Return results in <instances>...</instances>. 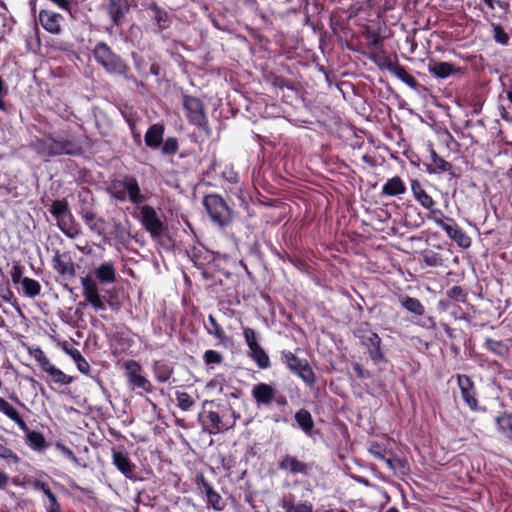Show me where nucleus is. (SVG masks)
Segmentation results:
<instances>
[{
	"instance_id": "nucleus-1",
	"label": "nucleus",
	"mask_w": 512,
	"mask_h": 512,
	"mask_svg": "<svg viewBox=\"0 0 512 512\" xmlns=\"http://www.w3.org/2000/svg\"><path fill=\"white\" fill-rule=\"evenodd\" d=\"M30 147L44 160L62 155L80 156L84 152L76 136L61 133H46L41 137H35Z\"/></svg>"
},
{
	"instance_id": "nucleus-2",
	"label": "nucleus",
	"mask_w": 512,
	"mask_h": 512,
	"mask_svg": "<svg viewBox=\"0 0 512 512\" xmlns=\"http://www.w3.org/2000/svg\"><path fill=\"white\" fill-rule=\"evenodd\" d=\"M94 277L86 275L81 278L82 294L85 300L96 310H106V305L100 296L98 283L110 284L114 283L117 279V272L114 263L102 262L93 271Z\"/></svg>"
},
{
	"instance_id": "nucleus-3",
	"label": "nucleus",
	"mask_w": 512,
	"mask_h": 512,
	"mask_svg": "<svg viewBox=\"0 0 512 512\" xmlns=\"http://www.w3.org/2000/svg\"><path fill=\"white\" fill-rule=\"evenodd\" d=\"M92 55L98 65H100L108 74L118 75L125 80L133 82L136 86H144L143 82L131 73L129 65L125 60L116 54L112 48L104 41L96 43L92 50Z\"/></svg>"
},
{
	"instance_id": "nucleus-4",
	"label": "nucleus",
	"mask_w": 512,
	"mask_h": 512,
	"mask_svg": "<svg viewBox=\"0 0 512 512\" xmlns=\"http://www.w3.org/2000/svg\"><path fill=\"white\" fill-rule=\"evenodd\" d=\"M107 192L117 201L124 202L129 199L132 204L137 206L147 201V197L141 193L137 178L132 175L111 179Z\"/></svg>"
},
{
	"instance_id": "nucleus-5",
	"label": "nucleus",
	"mask_w": 512,
	"mask_h": 512,
	"mask_svg": "<svg viewBox=\"0 0 512 512\" xmlns=\"http://www.w3.org/2000/svg\"><path fill=\"white\" fill-rule=\"evenodd\" d=\"M49 211L56 219L58 228L65 236L70 239H75L82 234L81 227L75 221L66 199L54 200Z\"/></svg>"
},
{
	"instance_id": "nucleus-6",
	"label": "nucleus",
	"mask_w": 512,
	"mask_h": 512,
	"mask_svg": "<svg viewBox=\"0 0 512 512\" xmlns=\"http://www.w3.org/2000/svg\"><path fill=\"white\" fill-rule=\"evenodd\" d=\"M203 206L212 221L220 228L228 227L233 220V210L228 206L222 196L208 194L203 198Z\"/></svg>"
},
{
	"instance_id": "nucleus-7",
	"label": "nucleus",
	"mask_w": 512,
	"mask_h": 512,
	"mask_svg": "<svg viewBox=\"0 0 512 512\" xmlns=\"http://www.w3.org/2000/svg\"><path fill=\"white\" fill-rule=\"evenodd\" d=\"M355 337L360 340L362 346L375 365L381 362H387L385 354L382 351V339L380 336L369 328V324L365 323L354 332Z\"/></svg>"
},
{
	"instance_id": "nucleus-8",
	"label": "nucleus",
	"mask_w": 512,
	"mask_h": 512,
	"mask_svg": "<svg viewBox=\"0 0 512 512\" xmlns=\"http://www.w3.org/2000/svg\"><path fill=\"white\" fill-rule=\"evenodd\" d=\"M281 362L295 375L302 379L308 386H313L316 377L313 369L306 359H301L289 350H283L280 354Z\"/></svg>"
},
{
	"instance_id": "nucleus-9",
	"label": "nucleus",
	"mask_w": 512,
	"mask_h": 512,
	"mask_svg": "<svg viewBox=\"0 0 512 512\" xmlns=\"http://www.w3.org/2000/svg\"><path fill=\"white\" fill-rule=\"evenodd\" d=\"M206 403L203 405L202 412L198 415V421L202 425V429L209 434L223 433L235 425V419L229 421L225 414L220 415L216 411L206 410Z\"/></svg>"
},
{
	"instance_id": "nucleus-10",
	"label": "nucleus",
	"mask_w": 512,
	"mask_h": 512,
	"mask_svg": "<svg viewBox=\"0 0 512 512\" xmlns=\"http://www.w3.org/2000/svg\"><path fill=\"white\" fill-rule=\"evenodd\" d=\"M182 106L185 116L191 125L204 130L208 129V118L202 100L198 97L184 94L182 96Z\"/></svg>"
},
{
	"instance_id": "nucleus-11",
	"label": "nucleus",
	"mask_w": 512,
	"mask_h": 512,
	"mask_svg": "<svg viewBox=\"0 0 512 512\" xmlns=\"http://www.w3.org/2000/svg\"><path fill=\"white\" fill-rule=\"evenodd\" d=\"M123 366L125 369L127 383L133 390H139L137 393L140 395L143 393H151L153 391V386L143 374V368L139 362L130 359L125 361Z\"/></svg>"
},
{
	"instance_id": "nucleus-12",
	"label": "nucleus",
	"mask_w": 512,
	"mask_h": 512,
	"mask_svg": "<svg viewBox=\"0 0 512 512\" xmlns=\"http://www.w3.org/2000/svg\"><path fill=\"white\" fill-rule=\"evenodd\" d=\"M452 378L457 381L464 404L473 412H485L486 408L479 405L477 388L472 378L466 374H456Z\"/></svg>"
},
{
	"instance_id": "nucleus-13",
	"label": "nucleus",
	"mask_w": 512,
	"mask_h": 512,
	"mask_svg": "<svg viewBox=\"0 0 512 512\" xmlns=\"http://www.w3.org/2000/svg\"><path fill=\"white\" fill-rule=\"evenodd\" d=\"M53 270L57 273L60 281L70 282L76 277V265L69 252H54L51 260Z\"/></svg>"
},
{
	"instance_id": "nucleus-14",
	"label": "nucleus",
	"mask_w": 512,
	"mask_h": 512,
	"mask_svg": "<svg viewBox=\"0 0 512 512\" xmlns=\"http://www.w3.org/2000/svg\"><path fill=\"white\" fill-rule=\"evenodd\" d=\"M139 212L140 222L145 230L150 234L152 238H160L163 235L166 227L158 216L155 208L150 205H142L139 208Z\"/></svg>"
},
{
	"instance_id": "nucleus-15",
	"label": "nucleus",
	"mask_w": 512,
	"mask_h": 512,
	"mask_svg": "<svg viewBox=\"0 0 512 512\" xmlns=\"http://www.w3.org/2000/svg\"><path fill=\"white\" fill-rule=\"evenodd\" d=\"M435 224L444 230L449 238L455 241L459 247L466 249L471 246L472 240L470 236L457 224L453 218L446 217V221L443 219H435Z\"/></svg>"
},
{
	"instance_id": "nucleus-16",
	"label": "nucleus",
	"mask_w": 512,
	"mask_h": 512,
	"mask_svg": "<svg viewBox=\"0 0 512 512\" xmlns=\"http://www.w3.org/2000/svg\"><path fill=\"white\" fill-rule=\"evenodd\" d=\"M112 464L121 472L127 479L137 480L135 475L136 465L131 461L129 454L123 446H116L112 448Z\"/></svg>"
},
{
	"instance_id": "nucleus-17",
	"label": "nucleus",
	"mask_w": 512,
	"mask_h": 512,
	"mask_svg": "<svg viewBox=\"0 0 512 512\" xmlns=\"http://www.w3.org/2000/svg\"><path fill=\"white\" fill-rule=\"evenodd\" d=\"M134 0H108L106 12L114 26H122Z\"/></svg>"
},
{
	"instance_id": "nucleus-18",
	"label": "nucleus",
	"mask_w": 512,
	"mask_h": 512,
	"mask_svg": "<svg viewBox=\"0 0 512 512\" xmlns=\"http://www.w3.org/2000/svg\"><path fill=\"white\" fill-rule=\"evenodd\" d=\"M38 22L45 31L53 35L62 33L64 17L53 10L41 9L38 14Z\"/></svg>"
},
{
	"instance_id": "nucleus-19",
	"label": "nucleus",
	"mask_w": 512,
	"mask_h": 512,
	"mask_svg": "<svg viewBox=\"0 0 512 512\" xmlns=\"http://www.w3.org/2000/svg\"><path fill=\"white\" fill-rule=\"evenodd\" d=\"M33 490L42 492L47 498V504H44L46 512H62V507L56 494L52 491L49 483L35 478L28 481Z\"/></svg>"
},
{
	"instance_id": "nucleus-20",
	"label": "nucleus",
	"mask_w": 512,
	"mask_h": 512,
	"mask_svg": "<svg viewBox=\"0 0 512 512\" xmlns=\"http://www.w3.org/2000/svg\"><path fill=\"white\" fill-rule=\"evenodd\" d=\"M196 484L201 493L205 494L208 505L216 511L223 510L225 504L221 495L214 490L213 486L208 482L203 474L197 475Z\"/></svg>"
},
{
	"instance_id": "nucleus-21",
	"label": "nucleus",
	"mask_w": 512,
	"mask_h": 512,
	"mask_svg": "<svg viewBox=\"0 0 512 512\" xmlns=\"http://www.w3.org/2000/svg\"><path fill=\"white\" fill-rule=\"evenodd\" d=\"M276 389L268 383L255 384L251 390V396L258 407H268L275 399Z\"/></svg>"
},
{
	"instance_id": "nucleus-22",
	"label": "nucleus",
	"mask_w": 512,
	"mask_h": 512,
	"mask_svg": "<svg viewBox=\"0 0 512 512\" xmlns=\"http://www.w3.org/2000/svg\"><path fill=\"white\" fill-rule=\"evenodd\" d=\"M278 468L290 474H301L308 476L311 467L308 463L299 460L290 454L284 455L278 462Z\"/></svg>"
},
{
	"instance_id": "nucleus-23",
	"label": "nucleus",
	"mask_w": 512,
	"mask_h": 512,
	"mask_svg": "<svg viewBox=\"0 0 512 512\" xmlns=\"http://www.w3.org/2000/svg\"><path fill=\"white\" fill-rule=\"evenodd\" d=\"M383 69H386L399 80L404 82L407 86L412 89H417L418 82L413 75H411L404 66L400 65L397 61H392L390 59H385L383 64L380 66Z\"/></svg>"
},
{
	"instance_id": "nucleus-24",
	"label": "nucleus",
	"mask_w": 512,
	"mask_h": 512,
	"mask_svg": "<svg viewBox=\"0 0 512 512\" xmlns=\"http://www.w3.org/2000/svg\"><path fill=\"white\" fill-rule=\"evenodd\" d=\"M428 72L436 78L445 79L453 74L462 73L463 69L455 67V65L450 62L430 60Z\"/></svg>"
},
{
	"instance_id": "nucleus-25",
	"label": "nucleus",
	"mask_w": 512,
	"mask_h": 512,
	"mask_svg": "<svg viewBox=\"0 0 512 512\" xmlns=\"http://www.w3.org/2000/svg\"><path fill=\"white\" fill-rule=\"evenodd\" d=\"M148 10L150 11L151 19L157 27V32L161 33L171 26L172 21L169 13L161 8L157 3L152 2L149 5Z\"/></svg>"
},
{
	"instance_id": "nucleus-26",
	"label": "nucleus",
	"mask_w": 512,
	"mask_h": 512,
	"mask_svg": "<svg viewBox=\"0 0 512 512\" xmlns=\"http://www.w3.org/2000/svg\"><path fill=\"white\" fill-rule=\"evenodd\" d=\"M411 192L414 199L424 208L432 209L436 206L434 199L426 192L423 185L418 179H411L410 181Z\"/></svg>"
},
{
	"instance_id": "nucleus-27",
	"label": "nucleus",
	"mask_w": 512,
	"mask_h": 512,
	"mask_svg": "<svg viewBox=\"0 0 512 512\" xmlns=\"http://www.w3.org/2000/svg\"><path fill=\"white\" fill-rule=\"evenodd\" d=\"M431 162L427 165V171L429 173H442L449 172L452 177H455V173L453 171V166L450 162L443 159L440 155L436 153L435 150L431 149L430 151Z\"/></svg>"
},
{
	"instance_id": "nucleus-28",
	"label": "nucleus",
	"mask_w": 512,
	"mask_h": 512,
	"mask_svg": "<svg viewBox=\"0 0 512 512\" xmlns=\"http://www.w3.org/2000/svg\"><path fill=\"white\" fill-rule=\"evenodd\" d=\"M164 125L155 123L151 125L145 133V144L151 149H157L161 146L164 136Z\"/></svg>"
},
{
	"instance_id": "nucleus-29",
	"label": "nucleus",
	"mask_w": 512,
	"mask_h": 512,
	"mask_svg": "<svg viewBox=\"0 0 512 512\" xmlns=\"http://www.w3.org/2000/svg\"><path fill=\"white\" fill-rule=\"evenodd\" d=\"M82 220L88 226L91 232L98 236H103L105 233V220L102 217H98L97 214L92 210H86L81 213Z\"/></svg>"
},
{
	"instance_id": "nucleus-30",
	"label": "nucleus",
	"mask_w": 512,
	"mask_h": 512,
	"mask_svg": "<svg viewBox=\"0 0 512 512\" xmlns=\"http://www.w3.org/2000/svg\"><path fill=\"white\" fill-rule=\"evenodd\" d=\"M0 412L8 419L13 421L22 431L28 430V425L17 411L8 401L0 397Z\"/></svg>"
},
{
	"instance_id": "nucleus-31",
	"label": "nucleus",
	"mask_w": 512,
	"mask_h": 512,
	"mask_svg": "<svg viewBox=\"0 0 512 512\" xmlns=\"http://www.w3.org/2000/svg\"><path fill=\"white\" fill-rule=\"evenodd\" d=\"M406 185L400 176L389 178L382 186L381 195L395 197L406 193Z\"/></svg>"
},
{
	"instance_id": "nucleus-32",
	"label": "nucleus",
	"mask_w": 512,
	"mask_h": 512,
	"mask_svg": "<svg viewBox=\"0 0 512 512\" xmlns=\"http://www.w3.org/2000/svg\"><path fill=\"white\" fill-rule=\"evenodd\" d=\"M398 301L406 311L413 314L414 316L420 317L425 313L424 305L417 298L410 297L406 294H401L398 296Z\"/></svg>"
},
{
	"instance_id": "nucleus-33",
	"label": "nucleus",
	"mask_w": 512,
	"mask_h": 512,
	"mask_svg": "<svg viewBox=\"0 0 512 512\" xmlns=\"http://www.w3.org/2000/svg\"><path fill=\"white\" fill-rule=\"evenodd\" d=\"M493 419L497 431L500 434H502L506 439L512 441V414L502 412L499 415L495 416Z\"/></svg>"
},
{
	"instance_id": "nucleus-34",
	"label": "nucleus",
	"mask_w": 512,
	"mask_h": 512,
	"mask_svg": "<svg viewBox=\"0 0 512 512\" xmlns=\"http://www.w3.org/2000/svg\"><path fill=\"white\" fill-rule=\"evenodd\" d=\"M484 347L487 351L500 358H506L510 352V348L507 342L503 340H496L490 337L485 338Z\"/></svg>"
},
{
	"instance_id": "nucleus-35",
	"label": "nucleus",
	"mask_w": 512,
	"mask_h": 512,
	"mask_svg": "<svg viewBox=\"0 0 512 512\" xmlns=\"http://www.w3.org/2000/svg\"><path fill=\"white\" fill-rule=\"evenodd\" d=\"M294 418L299 428L310 436L314 428V420L311 413L307 409L301 408L295 413Z\"/></svg>"
},
{
	"instance_id": "nucleus-36",
	"label": "nucleus",
	"mask_w": 512,
	"mask_h": 512,
	"mask_svg": "<svg viewBox=\"0 0 512 512\" xmlns=\"http://www.w3.org/2000/svg\"><path fill=\"white\" fill-rule=\"evenodd\" d=\"M26 433V443L34 451H42L47 447V442L44 435L35 430L24 431Z\"/></svg>"
},
{
	"instance_id": "nucleus-37",
	"label": "nucleus",
	"mask_w": 512,
	"mask_h": 512,
	"mask_svg": "<svg viewBox=\"0 0 512 512\" xmlns=\"http://www.w3.org/2000/svg\"><path fill=\"white\" fill-rule=\"evenodd\" d=\"M153 373L158 382L166 383L173 374V367L166 361H155L153 364Z\"/></svg>"
},
{
	"instance_id": "nucleus-38",
	"label": "nucleus",
	"mask_w": 512,
	"mask_h": 512,
	"mask_svg": "<svg viewBox=\"0 0 512 512\" xmlns=\"http://www.w3.org/2000/svg\"><path fill=\"white\" fill-rule=\"evenodd\" d=\"M420 262L427 267L436 268L444 266L442 255L431 249H425L420 252Z\"/></svg>"
},
{
	"instance_id": "nucleus-39",
	"label": "nucleus",
	"mask_w": 512,
	"mask_h": 512,
	"mask_svg": "<svg viewBox=\"0 0 512 512\" xmlns=\"http://www.w3.org/2000/svg\"><path fill=\"white\" fill-rule=\"evenodd\" d=\"M66 352L71 356L74 360L78 370L85 375H89L91 367L85 357L81 354V352L76 348L66 349Z\"/></svg>"
},
{
	"instance_id": "nucleus-40",
	"label": "nucleus",
	"mask_w": 512,
	"mask_h": 512,
	"mask_svg": "<svg viewBox=\"0 0 512 512\" xmlns=\"http://www.w3.org/2000/svg\"><path fill=\"white\" fill-rule=\"evenodd\" d=\"M281 507L285 512H313V506L308 501L294 503L292 500L283 499Z\"/></svg>"
},
{
	"instance_id": "nucleus-41",
	"label": "nucleus",
	"mask_w": 512,
	"mask_h": 512,
	"mask_svg": "<svg viewBox=\"0 0 512 512\" xmlns=\"http://www.w3.org/2000/svg\"><path fill=\"white\" fill-rule=\"evenodd\" d=\"M248 356L256 363L259 369L264 370L271 366L269 355L262 347L249 352Z\"/></svg>"
},
{
	"instance_id": "nucleus-42",
	"label": "nucleus",
	"mask_w": 512,
	"mask_h": 512,
	"mask_svg": "<svg viewBox=\"0 0 512 512\" xmlns=\"http://www.w3.org/2000/svg\"><path fill=\"white\" fill-rule=\"evenodd\" d=\"M22 288L23 293L30 298H34L41 293V285L40 283L32 278L24 277L22 279Z\"/></svg>"
},
{
	"instance_id": "nucleus-43",
	"label": "nucleus",
	"mask_w": 512,
	"mask_h": 512,
	"mask_svg": "<svg viewBox=\"0 0 512 512\" xmlns=\"http://www.w3.org/2000/svg\"><path fill=\"white\" fill-rule=\"evenodd\" d=\"M385 464L389 469L393 471H400L401 473H405L406 469H408L407 461L399 458L391 449L389 450V457Z\"/></svg>"
},
{
	"instance_id": "nucleus-44",
	"label": "nucleus",
	"mask_w": 512,
	"mask_h": 512,
	"mask_svg": "<svg viewBox=\"0 0 512 512\" xmlns=\"http://www.w3.org/2000/svg\"><path fill=\"white\" fill-rule=\"evenodd\" d=\"M0 460H3L9 466H17L20 463L21 458L11 448L0 443Z\"/></svg>"
},
{
	"instance_id": "nucleus-45",
	"label": "nucleus",
	"mask_w": 512,
	"mask_h": 512,
	"mask_svg": "<svg viewBox=\"0 0 512 512\" xmlns=\"http://www.w3.org/2000/svg\"><path fill=\"white\" fill-rule=\"evenodd\" d=\"M177 405L182 411H189L195 405V400L187 392L176 391Z\"/></svg>"
},
{
	"instance_id": "nucleus-46",
	"label": "nucleus",
	"mask_w": 512,
	"mask_h": 512,
	"mask_svg": "<svg viewBox=\"0 0 512 512\" xmlns=\"http://www.w3.org/2000/svg\"><path fill=\"white\" fill-rule=\"evenodd\" d=\"M368 452L376 459L386 462L389 457V450L385 445L379 442H372L369 446Z\"/></svg>"
},
{
	"instance_id": "nucleus-47",
	"label": "nucleus",
	"mask_w": 512,
	"mask_h": 512,
	"mask_svg": "<svg viewBox=\"0 0 512 512\" xmlns=\"http://www.w3.org/2000/svg\"><path fill=\"white\" fill-rule=\"evenodd\" d=\"M60 9L69 13L71 18L76 19V13L78 11V3L76 0H49Z\"/></svg>"
},
{
	"instance_id": "nucleus-48",
	"label": "nucleus",
	"mask_w": 512,
	"mask_h": 512,
	"mask_svg": "<svg viewBox=\"0 0 512 512\" xmlns=\"http://www.w3.org/2000/svg\"><path fill=\"white\" fill-rule=\"evenodd\" d=\"M208 323L209 325L206 326L207 332L221 341L224 340L225 332L223 328L220 326V324L217 322L216 318L211 314L208 316Z\"/></svg>"
},
{
	"instance_id": "nucleus-49",
	"label": "nucleus",
	"mask_w": 512,
	"mask_h": 512,
	"mask_svg": "<svg viewBox=\"0 0 512 512\" xmlns=\"http://www.w3.org/2000/svg\"><path fill=\"white\" fill-rule=\"evenodd\" d=\"M49 376H51L52 380L55 383H58L60 385H69L72 383L73 378L69 375H66L62 370L55 367H49Z\"/></svg>"
},
{
	"instance_id": "nucleus-50",
	"label": "nucleus",
	"mask_w": 512,
	"mask_h": 512,
	"mask_svg": "<svg viewBox=\"0 0 512 512\" xmlns=\"http://www.w3.org/2000/svg\"><path fill=\"white\" fill-rule=\"evenodd\" d=\"M179 150V143L176 137H168L161 144V152L163 155L173 156Z\"/></svg>"
},
{
	"instance_id": "nucleus-51",
	"label": "nucleus",
	"mask_w": 512,
	"mask_h": 512,
	"mask_svg": "<svg viewBox=\"0 0 512 512\" xmlns=\"http://www.w3.org/2000/svg\"><path fill=\"white\" fill-rule=\"evenodd\" d=\"M243 336H244L245 342L249 348V352L262 347L258 343V339H257L256 332L254 331V329H252L250 327H244L243 328Z\"/></svg>"
},
{
	"instance_id": "nucleus-52",
	"label": "nucleus",
	"mask_w": 512,
	"mask_h": 512,
	"mask_svg": "<svg viewBox=\"0 0 512 512\" xmlns=\"http://www.w3.org/2000/svg\"><path fill=\"white\" fill-rule=\"evenodd\" d=\"M494 40L503 46H507L510 41V36L500 24H492Z\"/></svg>"
},
{
	"instance_id": "nucleus-53",
	"label": "nucleus",
	"mask_w": 512,
	"mask_h": 512,
	"mask_svg": "<svg viewBox=\"0 0 512 512\" xmlns=\"http://www.w3.org/2000/svg\"><path fill=\"white\" fill-rule=\"evenodd\" d=\"M446 294L451 300L462 303L467 302L468 293L461 286L455 285L451 287L449 290H447Z\"/></svg>"
},
{
	"instance_id": "nucleus-54",
	"label": "nucleus",
	"mask_w": 512,
	"mask_h": 512,
	"mask_svg": "<svg viewBox=\"0 0 512 512\" xmlns=\"http://www.w3.org/2000/svg\"><path fill=\"white\" fill-rule=\"evenodd\" d=\"M203 360L206 365L221 364L223 361V356L218 351L210 349L205 351Z\"/></svg>"
},
{
	"instance_id": "nucleus-55",
	"label": "nucleus",
	"mask_w": 512,
	"mask_h": 512,
	"mask_svg": "<svg viewBox=\"0 0 512 512\" xmlns=\"http://www.w3.org/2000/svg\"><path fill=\"white\" fill-rule=\"evenodd\" d=\"M268 80L274 87H277L280 89H284V88L291 89V90L293 89V86L290 83V81H288L287 79H285L282 76L271 74L269 76Z\"/></svg>"
},
{
	"instance_id": "nucleus-56",
	"label": "nucleus",
	"mask_w": 512,
	"mask_h": 512,
	"mask_svg": "<svg viewBox=\"0 0 512 512\" xmlns=\"http://www.w3.org/2000/svg\"><path fill=\"white\" fill-rule=\"evenodd\" d=\"M55 447L58 451H60L67 459H69L71 462L77 464L78 458L76 457L75 453L65 444L57 442L55 444Z\"/></svg>"
},
{
	"instance_id": "nucleus-57",
	"label": "nucleus",
	"mask_w": 512,
	"mask_h": 512,
	"mask_svg": "<svg viewBox=\"0 0 512 512\" xmlns=\"http://www.w3.org/2000/svg\"><path fill=\"white\" fill-rule=\"evenodd\" d=\"M23 272H24V268L21 265L15 264L12 266V269L10 271V276H11L12 282L15 285L22 283V279L24 278V277H22Z\"/></svg>"
},
{
	"instance_id": "nucleus-58",
	"label": "nucleus",
	"mask_w": 512,
	"mask_h": 512,
	"mask_svg": "<svg viewBox=\"0 0 512 512\" xmlns=\"http://www.w3.org/2000/svg\"><path fill=\"white\" fill-rule=\"evenodd\" d=\"M352 369H353L356 377L359 379L371 378V373L358 362H355L352 364Z\"/></svg>"
},
{
	"instance_id": "nucleus-59",
	"label": "nucleus",
	"mask_w": 512,
	"mask_h": 512,
	"mask_svg": "<svg viewBox=\"0 0 512 512\" xmlns=\"http://www.w3.org/2000/svg\"><path fill=\"white\" fill-rule=\"evenodd\" d=\"M37 360H38L41 368L46 373H49V367H55L53 364L50 363L49 359L44 355L42 350H39V357H37Z\"/></svg>"
},
{
	"instance_id": "nucleus-60",
	"label": "nucleus",
	"mask_w": 512,
	"mask_h": 512,
	"mask_svg": "<svg viewBox=\"0 0 512 512\" xmlns=\"http://www.w3.org/2000/svg\"><path fill=\"white\" fill-rule=\"evenodd\" d=\"M427 210L430 211V214H431L429 218L432 219L434 222H435V219H443L444 221H446L447 216H445L444 213L440 209L436 208L435 206L432 209H427Z\"/></svg>"
},
{
	"instance_id": "nucleus-61",
	"label": "nucleus",
	"mask_w": 512,
	"mask_h": 512,
	"mask_svg": "<svg viewBox=\"0 0 512 512\" xmlns=\"http://www.w3.org/2000/svg\"><path fill=\"white\" fill-rule=\"evenodd\" d=\"M449 314L455 320L465 319V313L462 311L461 307L456 304V309H449Z\"/></svg>"
},
{
	"instance_id": "nucleus-62",
	"label": "nucleus",
	"mask_w": 512,
	"mask_h": 512,
	"mask_svg": "<svg viewBox=\"0 0 512 512\" xmlns=\"http://www.w3.org/2000/svg\"><path fill=\"white\" fill-rule=\"evenodd\" d=\"M273 402L279 407H286L288 406V400L285 395L275 392V399Z\"/></svg>"
},
{
	"instance_id": "nucleus-63",
	"label": "nucleus",
	"mask_w": 512,
	"mask_h": 512,
	"mask_svg": "<svg viewBox=\"0 0 512 512\" xmlns=\"http://www.w3.org/2000/svg\"><path fill=\"white\" fill-rule=\"evenodd\" d=\"M438 308L442 311H449V309H456V304L450 300H439Z\"/></svg>"
},
{
	"instance_id": "nucleus-64",
	"label": "nucleus",
	"mask_w": 512,
	"mask_h": 512,
	"mask_svg": "<svg viewBox=\"0 0 512 512\" xmlns=\"http://www.w3.org/2000/svg\"><path fill=\"white\" fill-rule=\"evenodd\" d=\"M440 326L449 339L453 340L456 338L455 329H453L449 324L441 322Z\"/></svg>"
}]
</instances>
